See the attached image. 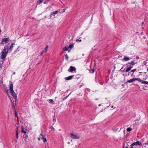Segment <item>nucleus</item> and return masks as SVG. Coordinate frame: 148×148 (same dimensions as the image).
<instances>
[{
  "label": "nucleus",
  "instance_id": "nucleus-54",
  "mask_svg": "<svg viewBox=\"0 0 148 148\" xmlns=\"http://www.w3.org/2000/svg\"><path fill=\"white\" fill-rule=\"evenodd\" d=\"M3 62H2V64H3Z\"/></svg>",
  "mask_w": 148,
  "mask_h": 148
},
{
  "label": "nucleus",
  "instance_id": "nucleus-49",
  "mask_svg": "<svg viewBox=\"0 0 148 148\" xmlns=\"http://www.w3.org/2000/svg\"><path fill=\"white\" fill-rule=\"evenodd\" d=\"M139 73H142L141 72H139Z\"/></svg>",
  "mask_w": 148,
  "mask_h": 148
},
{
  "label": "nucleus",
  "instance_id": "nucleus-29",
  "mask_svg": "<svg viewBox=\"0 0 148 148\" xmlns=\"http://www.w3.org/2000/svg\"><path fill=\"white\" fill-rule=\"evenodd\" d=\"M56 121V118L55 117V115L54 116L53 118V121L54 122H55Z\"/></svg>",
  "mask_w": 148,
  "mask_h": 148
},
{
  "label": "nucleus",
  "instance_id": "nucleus-6",
  "mask_svg": "<svg viewBox=\"0 0 148 148\" xmlns=\"http://www.w3.org/2000/svg\"><path fill=\"white\" fill-rule=\"evenodd\" d=\"M76 70V68L72 66H70V69H68V71L69 72H72L73 71H75Z\"/></svg>",
  "mask_w": 148,
  "mask_h": 148
},
{
  "label": "nucleus",
  "instance_id": "nucleus-37",
  "mask_svg": "<svg viewBox=\"0 0 148 148\" xmlns=\"http://www.w3.org/2000/svg\"><path fill=\"white\" fill-rule=\"evenodd\" d=\"M130 71L129 69L127 68L126 70L125 71L126 72H127L129 71Z\"/></svg>",
  "mask_w": 148,
  "mask_h": 148
},
{
  "label": "nucleus",
  "instance_id": "nucleus-25",
  "mask_svg": "<svg viewBox=\"0 0 148 148\" xmlns=\"http://www.w3.org/2000/svg\"><path fill=\"white\" fill-rule=\"evenodd\" d=\"M120 70L123 72H124L125 71V69H123V67L120 69Z\"/></svg>",
  "mask_w": 148,
  "mask_h": 148
},
{
  "label": "nucleus",
  "instance_id": "nucleus-10",
  "mask_svg": "<svg viewBox=\"0 0 148 148\" xmlns=\"http://www.w3.org/2000/svg\"><path fill=\"white\" fill-rule=\"evenodd\" d=\"M59 12V11H56L54 12H51L50 14V18L52 17V15H53L54 16L55 15L58 13Z\"/></svg>",
  "mask_w": 148,
  "mask_h": 148
},
{
  "label": "nucleus",
  "instance_id": "nucleus-18",
  "mask_svg": "<svg viewBox=\"0 0 148 148\" xmlns=\"http://www.w3.org/2000/svg\"><path fill=\"white\" fill-rule=\"evenodd\" d=\"M73 47V44H71L68 47L69 49H70V50Z\"/></svg>",
  "mask_w": 148,
  "mask_h": 148
},
{
  "label": "nucleus",
  "instance_id": "nucleus-8",
  "mask_svg": "<svg viewBox=\"0 0 148 148\" xmlns=\"http://www.w3.org/2000/svg\"><path fill=\"white\" fill-rule=\"evenodd\" d=\"M138 78H133L129 80H127V83H131L133 82L135 80L138 81Z\"/></svg>",
  "mask_w": 148,
  "mask_h": 148
},
{
  "label": "nucleus",
  "instance_id": "nucleus-32",
  "mask_svg": "<svg viewBox=\"0 0 148 148\" xmlns=\"http://www.w3.org/2000/svg\"><path fill=\"white\" fill-rule=\"evenodd\" d=\"M69 95H68L66 96L64 98H63V100H65V99H66L67 98V97H68L69 96Z\"/></svg>",
  "mask_w": 148,
  "mask_h": 148
},
{
  "label": "nucleus",
  "instance_id": "nucleus-45",
  "mask_svg": "<svg viewBox=\"0 0 148 148\" xmlns=\"http://www.w3.org/2000/svg\"><path fill=\"white\" fill-rule=\"evenodd\" d=\"M38 140L40 141V138H38Z\"/></svg>",
  "mask_w": 148,
  "mask_h": 148
},
{
  "label": "nucleus",
  "instance_id": "nucleus-50",
  "mask_svg": "<svg viewBox=\"0 0 148 148\" xmlns=\"http://www.w3.org/2000/svg\"><path fill=\"white\" fill-rule=\"evenodd\" d=\"M146 61H147V62H148V59L146 60Z\"/></svg>",
  "mask_w": 148,
  "mask_h": 148
},
{
  "label": "nucleus",
  "instance_id": "nucleus-16",
  "mask_svg": "<svg viewBox=\"0 0 148 148\" xmlns=\"http://www.w3.org/2000/svg\"><path fill=\"white\" fill-rule=\"evenodd\" d=\"M136 63L135 62V61H132L129 64H131V65H135Z\"/></svg>",
  "mask_w": 148,
  "mask_h": 148
},
{
  "label": "nucleus",
  "instance_id": "nucleus-24",
  "mask_svg": "<svg viewBox=\"0 0 148 148\" xmlns=\"http://www.w3.org/2000/svg\"><path fill=\"white\" fill-rule=\"evenodd\" d=\"M65 59L66 60H68L69 59V57H68V56L67 54H66V55H65Z\"/></svg>",
  "mask_w": 148,
  "mask_h": 148
},
{
  "label": "nucleus",
  "instance_id": "nucleus-44",
  "mask_svg": "<svg viewBox=\"0 0 148 148\" xmlns=\"http://www.w3.org/2000/svg\"><path fill=\"white\" fill-rule=\"evenodd\" d=\"M4 89L5 90H7V88L5 86V87L4 88Z\"/></svg>",
  "mask_w": 148,
  "mask_h": 148
},
{
  "label": "nucleus",
  "instance_id": "nucleus-17",
  "mask_svg": "<svg viewBox=\"0 0 148 148\" xmlns=\"http://www.w3.org/2000/svg\"><path fill=\"white\" fill-rule=\"evenodd\" d=\"M129 145L127 144H124L123 146V148H128V146Z\"/></svg>",
  "mask_w": 148,
  "mask_h": 148
},
{
  "label": "nucleus",
  "instance_id": "nucleus-55",
  "mask_svg": "<svg viewBox=\"0 0 148 148\" xmlns=\"http://www.w3.org/2000/svg\"><path fill=\"white\" fill-rule=\"evenodd\" d=\"M92 62H91V64H92Z\"/></svg>",
  "mask_w": 148,
  "mask_h": 148
},
{
  "label": "nucleus",
  "instance_id": "nucleus-38",
  "mask_svg": "<svg viewBox=\"0 0 148 148\" xmlns=\"http://www.w3.org/2000/svg\"><path fill=\"white\" fill-rule=\"evenodd\" d=\"M89 71H90V73H92V70L91 69L90 70H89Z\"/></svg>",
  "mask_w": 148,
  "mask_h": 148
},
{
  "label": "nucleus",
  "instance_id": "nucleus-23",
  "mask_svg": "<svg viewBox=\"0 0 148 148\" xmlns=\"http://www.w3.org/2000/svg\"><path fill=\"white\" fill-rule=\"evenodd\" d=\"M43 1V0H39L37 1V3H38L39 4H40L42 3V2Z\"/></svg>",
  "mask_w": 148,
  "mask_h": 148
},
{
  "label": "nucleus",
  "instance_id": "nucleus-21",
  "mask_svg": "<svg viewBox=\"0 0 148 148\" xmlns=\"http://www.w3.org/2000/svg\"><path fill=\"white\" fill-rule=\"evenodd\" d=\"M133 74V73H132V72H131V71L129 72L128 73V75H131V76H132Z\"/></svg>",
  "mask_w": 148,
  "mask_h": 148
},
{
  "label": "nucleus",
  "instance_id": "nucleus-40",
  "mask_svg": "<svg viewBox=\"0 0 148 148\" xmlns=\"http://www.w3.org/2000/svg\"><path fill=\"white\" fill-rule=\"evenodd\" d=\"M40 135L41 136H42V137H45V135H43V134H41Z\"/></svg>",
  "mask_w": 148,
  "mask_h": 148
},
{
  "label": "nucleus",
  "instance_id": "nucleus-53",
  "mask_svg": "<svg viewBox=\"0 0 148 148\" xmlns=\"http://www.w3.org/2000/svg\"><path fill=\"white\" fill-rule=\"evenodd\" d=\"M147 71H148V68H147Z\"/></svg>",
  "mask_w": 148,
  "mask_h": 148
},
{
  "label": "nucleus",
  "instance_id": "nucleus-34",
  "mask_svg": "<svg viewBox=\"0 0 148 148\" xmlns=\"http://www.w3.org/2000/svg\"><path fill=\"white\" fill-rule=\"evenodd\" d=\"M80 38H79V39H77L76 40V42H80L81 41V39H79Z\"/></svg>",
  "mask_w": 148,
  "mask_h": 148
},
{
  "label": "nucleus",
  "instance_id": "nucleus-14",
  "mask_svg": "<svg viewBox=\"0 0 148 148\" xmlns=\"http://www.w3.org/2000/svg\"><path fill=\"white\" fill-rule=\"evenodd\" d=\"M63 50L65 51H69V48L68 47H67L66 46H65L64 48H63Z\"/></svg>",
  "mask_w": 148,
  "mask_h": 148
},
{
  "label": "nucleus",
  "instance_id": "nucleus-9",
  "mask_svg": "<svg viewBox=\"0 0 148 148\" xmlns=\"http://www.w3.org/2000/svg\"><path fill=\"white\" fill-rule=\"evenodd\" d=\"M9 40V39L8 38H3L2 40V42H5V43H7L8 42Z\"/></svg>",
  "mask_w": 148,
  "mask_h": 148
},
{
  "label": "nucleus",
  "instance_id": "nucleus-33",
  "mask_svg": "<svg viewBox=\"0 0 148 148\" xmlns=\"http://www.w3.org/2000/svg\"><path fill=\"white\" fill-rule=\"evenodd\" d=\"M136 69H134L133 70H131V72H132V73H134V72L135 71H136Z\"/></svg>",
  "mask_w": 148,
  "mask_h": 148
},
{
  "label": "nucleus",
  "instance_id": "nucleus-22",
  "mask_svg": "<svg viewBox=\"0 0 148 148\" xmlns=\"http://www.w3.org/2000/svg\"><path fill=\"white\" fill-rule=\"evenodd\" d=\"M132 128L131 127L128 128L127 130V132H130L132 130Z\"/></svg>",
  "mask_w": 148,
  "mask_h": 148
},
{
  "label": "nucleus",
  "instance_id": "nucleus-11",
  "mask_svg": "<svg viewBox=\"0 0 148 148\" xmlns=\"http://www.w3.org/2000/svg\"><path fill=\"white\" fill-rule=\"evenodd\" d=\"M74 75L70 76H68V77L65 78V80H71L72 79V78L74 77Z\"/></svg>",
  "mask_w": 148,
  "mask_h": 148
},
{
  "label": "nucleus",
  "instance_id": "nucleus-4",
  "mask_svg": "<svg viewBox=\"0 0 148 148\" xmlns=\"http://www.w3.org/2000/svg\"><path fill=\"white\" fill-rule=\"evenodd\" d=\"M15 45L14 43H12L11 45L9 47H8L7 46H6V47H7V51H12V49L13 47V46Z\"/></svg>",
  "mask_w": 148,
  "mask_h": 148
},
{
  "label": "nucleus",
  "instance_id": "nucleus-46",
  "mask_svg": "<svg viewBox=\"0 0 148 148\" xmlns=\"http://www.w3.org/2000/svg\"><path fill=\"white\" fill-rule=\"evenodd\" d=\"M94 71H95V70H94V69H93V73L94 72Z\"/></svg>",
  "mask_w": 148,
  "mask_h": 148
},
{
  "label": "nucleus",
  "instance_id": "nucleus-7",
  "mask_svg": "<svg viewBox=\"0 0 148 148\" xmlns=\"http://www.w3.org/2000/svg\"><path fill=\"white\" fill-rule=\"evenodd\" d=\"M138 81L141 82L142 84H146L148 85V82L144 81L143 80L141 79L140 78H138Z\"/></svg>",
  "mask_w": 148,
  "mask_h": 148
},
{
  "label": "nucleus",
  "instance_id": "nucleus-2",
  "mask_svg": "<svg viewBox=\"0 0 148 148\" xmlns=\"http://www.w3.org/2000/svg\"><path fill=\"white\" fill-rule=\"evenodd\" d=\"M13 84H11L9 87V90L11 93V95L15 99L17 98L16 95L15 94L13 90Z\"/></svg>",
  "mask_w": 148,
  "mask_h": 148
},
{
  "label": "nucleus",
  "instance_id": "nucleus-51",
  "mask_svg": "<svg viewBox=\"0 0 148 148\" xmlns=\"http://www.w3.org/2000/svg\"><path fill=\"white\" fill-rule=\"evenodd\" d=\"M123 76H124V75H124V74H123Z\"/></svg>",
  "mask_w": 148,
  "mask_h": 148
},
{
  "label": "nucleus",
  "instance_id": "nucleus-20",
  "mask_svg": "<svg viewBox=\"0 0 148 148\" xmlns=\"http://www.w3.org/2000/svg\"><path fill=\"white\" fill-rule=\"evenodd\" d=\"M23 137L24 138L27 139L28 138V136L26 134H25V135L23 136Z\"/></svg>",
  "mask_w": 148,
  "mask_h": 148
},
{
  "label": "nucleus",
  "instance_id": "nucleus-12",
  "mask_svg": "<svg viewBox=\"0 0 148 148\" xmlns=\"http://www.w3.org/2000/svg\"><path fill=\"white\" fill-rule=\"evenodd\" d=\"M130 59L129 57H128L124 56V58L123 59V60L125 61H127L129 60Z\"/></svg>",
  "mask_w": 148,
  "mask_h": 148
},
{
  "label": "nucleus",
  "instance_id": "nucleus-19",
  "mask_svg": "<svg viewBox=\"0 0 148 148\" xmlns=\"http://www.w3.org/2000/svg\"><path fill=\"white\" fill-rule=\"evenodd\" d=\"M42 139L43 140L44 142H45L47 141L46 138H45V137H42Z\"/></svg>",
  "mask_w": 148,
  "mask_h": 148
},
{
  "label": "nucleus",
  "instance_id": "nucleus-42",
  "mask_svg": "<svg viewBox=\"0 0 148 148\" xmlns=\"http://www.w3.org/2000/svg\"><path fill=\"white\" fill-rule=\"evenodd\" d=\"M3 44V42H2L0 43V45H2Z\"/></svg>",
  "mask_w": 148,
  "mask_h": 148
},
{
  "label": "nucleus",
  "instance_id": "nucleus-3",
  "mask_svg": "<svg viewBox=\"0 0 148 148\" xmlns=\"http://www.w3.org/2000/svg\"><path fill=\"white\" fill-rule=\"evenodd\" d=\"M70 137L73 139H79L80 138L79 135L77 136V135L74 134L73 133H71Z\"/></svg>",
  "mask_w": 148,
  "mask_h": 148
},
{
  "label": "nucleus",
  "instance_id": "nucleus-31",
  "mask_svg": "<svg viewBox=\"0 0 148 148\" xmlns=\"http://www.w3.org/2000/svg\"><path fill=\"white\" fill-rule=\"evenodd\" d=\"M12 106L13 108H14V109L15 110L14 105V103L12 104Z\"/></svg>",
  "mask_w": 148,
  "mask_h": 148
},
{
  "label": "nucleus",
  "instance_id": "nucleus-5",
  "mask_svg": "<svg viewBox=\"0 0 148 148\" xmlns=\"http://www.w3.org/2000/svg\"><path fill=\"white\" fill-rule=\"evenodd\" d=\"M142 145L141 143L138 141H137L136 142L133 143L132 144V146L136 145Z\"/></svg>",
  "mask_w": 148,
  "mask_h": 148
},
{
  "label": "nucleus",
  "instance_id": "nucleus-41",
  "mask_svg": "<svg viewBox=\"0 0 148 148\" xmlns=\"http://www.w3.org/2000/svg\"><path fill=\"white\" fill-rule=\"evenodd\" d=\"M25 142H27V140H28V138H27V139H26V138H25Z\"/></svg>",
  "mask_w": 148,
  "mask_h": 148
},
{
  "label": "nucleus",
  "instance_id": "nucleus-13",
  "mask_svg": "<svg viewBox=\"0 0 148 148\" xmlns=\"http://www.w3.org/2000/svg\"><path fill=\"white\" fill-rule=\"evenodd\" d=\"M24 127L23 125L21 126V131L22 132L24 133L25 134H26L27 132L25 131H24Z\"/></svg>",
  "mask_w": 148,
  "mask_h": 148
},
{
  "label": "nucleus",
  "instance_id": "nucleus-1",
  "mask_svg": "<svg viewBox=\"0 0 148 148\" xmlns=\"http://www.w3.org/2000/svg\"><path fill=\"white\" fill-rule=\"evenodd\" d=\"M6 49L7 47H4L3 51L1 53L0 58L1 59L3 60L5 59L8 53V51H6Z\"/></svg>",
  "mask_w": 148,
  "mask_h": 148
},
{
  "label": "nucleus",
  "instance_id": "nucleus-39",
  "mask_svg": "<svg viewBox=\"0 0 148 148\" xmlns=\"http://www.w3.org/2000/svg\"><path fill=\"white\" fill-rule=\"evenodd\" d=\"M44 51H42L40 54V55L41 56H42V55L43 53H44Z\"/></svg>",
  "mask_w": 148,
  "mask_h": 148
},
{
  "label": "nucleus",
  "instance_id": "nucleus-36",
  "mask_svg": "<svg viewBox=\"0 0 148 148\" xmlns=\"http://www.w3.org/2000/svg\"><path fill=\"white\" fill-rule=\"evenodd\" d=\"M132 67H133V66H131L130 67H128V68L129 69V70H130Z\"/></svg>",
  "mask_w": 148,
  "mask_h": 148
},
{
  "label": "nucleus",
  "instance_id": "nucleus-52",
  "mask_svg": "<svg viewBox=\"0 0 148 148\" xmlns=\"http://www.w3.org/2000/svg\"><path fill=\"white\" fill-rule=\"evenodd\" d=\"M142 24H143V22H142Z\"/></svg>",
  "mask_w": 148,
  "mask_h": 148
},
{
  "label": "nucleus",
  "instance_id": "nucleus-30",
  "mask_svg": "<svg viewBox=\"0 0 148 148\" xmlns=\"http://www.w3.org/2000/svg\"><path fill=\"white\" fill-rule=\"evenodd\" d=\"M49 101L50 102L52 103H54V101L53 99H51L49 100Z\"/></svg>",
  "mask_w": 148,
  "mask_h": 148
},
{
  "label": "nucleus",
  "instance_id": "nucleus-47",
  "mask_svg": "<svg viewBox=\"0 0 148 148\" xmlns=\"http://www.w3.org/2000/svg\"><path fill=\"white\" fill-rule=\"evenodd\" d=\"M101 106V104H99V106Z\"/></svg>",
  "mask_w": 148,
  "mask_h": 148
},
{
  "label": "nucleus",
  "instance_id": "nucleus-26",
  "mask_svg": "<svg viewBox=\"0 0 148 148\" xmlns=\"http://www.w3.org/2000/svg\"><path fill=\"white\" fill-rule=\"evenodd\" d=\"M50 0H45L44 3V4H46L48 1H49Z\"/></svg>",
  "mask_w": 148,
  "mask_h": 148
},
{
  "label": "nucleus",
  "instance_id": "nucleus-28",
  "mask_svg": "<svg viewBox=\"0 0 148 148\" xmlns=\"http://www.w3.org/2000/svg\"><path fill=\"white\" fill-rule=\"evenodd\" d=\"M48 48V46H47L45 48V53H46L47 51V49Z\"/></svg>",
  "mask_w": 148,
  "mask_h": 148
},
{
  "label": "nucleus",
  "instance_id": "nucleus-15",
  "mask_svg": "<svg viewBox=\"0 0 148 148\" xmlns=\"http://www.w3.org/2000/svg\"><path fill=\"white\" fill-rule=\"evenodd\" d=\"M18 127H17L16 128V138L17 139L18 138Z\"/></svg>",
  "mask_w": 148,
  "mask_h": 148
},
{
  "label": "nucleus",
  "instance_id": "nucleus-27",
  "mask_svg": "<svg viewBox=\"0 0 148 148\" xmlns=\"http://www.w3.org/2000/svg\"><path fill=\"white\" fill-rule=\"evenodd\" d=\"M14 113H15V116L16 117H17L18 114H17V112H16V110H15V111Z\"/></svg>",
  "mask_w": 148,
  "mask_h": 148
},
{
  "label": "nucleus",
  "instance_id": "nucleus-43",
  "mask_svg": "<svg viewBox=\"0 0 148 148\" xmlns=\"http://www.w3.org/2000/svg\"><path fill=\"white\" fill-rule=\"evenodd\" d=\"M132 146V144L131 145V147L130 148H134L133 147V146Z\"/></svg>",
  "mask_w": 148,
  "mask_h": 148
},
{
  "label": "nucleus",
  "instance_id": "nucleus-48",
  "mask_svg": "<svg viewBox=\"0 0 148 148\" xmlns=\"http://www.w3.org/2000/svg\"><path fill=\"white\" fill-rule=\"evenodd\" d=\"M1 32V29H0V33Z\"/></svg>",
  "mask_w": 148,
  "mask_h": 148
},
{
  "label": "nucleus",
  "instance_id": "nucleus-35",
  "mask_svg": "<svg viewBox=\"0 0 148 148\" xmlns=\"http://www.w3.org/2000/svg\"><path fill=\"white\" fill-rule=\"evenodd\" d=\"M51 128L52 130L54 131L55 130L54 128L52 126H51Z\"/></svg>",
  "mask_w": 148,
  "mask_h": 148
}]
</instances>
